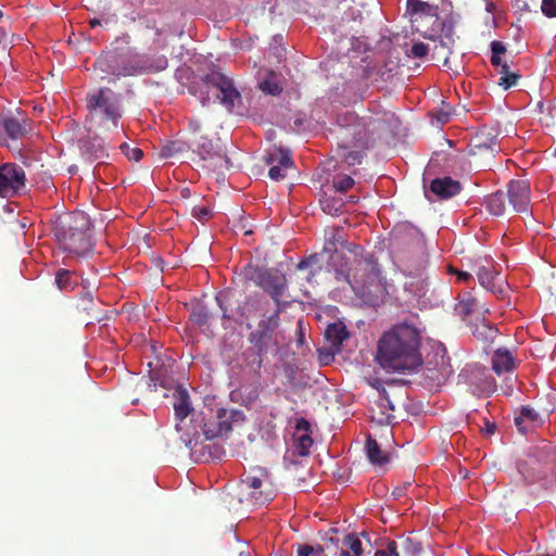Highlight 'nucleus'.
Instances as JSON below:
<instances>
[{"label": "nucleus", "mask_w": 556, "mask_h": 556, "mask_svg": "<svg viewBox=\"0 0 556 556\" xmlns=\"http://www.w3.org/2000/svg\"><path fill=\"white\" fill-rule=\"evenodd\" d=\"M343 149L342 153L340 154V157L344 163H346L350 166L361 164L364 153L362 151H345L344 144L341 147Z\"/></svg>", "instance_id": "47"}, {"label": "nucleus", "mask_w": 556, "mask_h": 556, "mask_svg": "<svg viewBox=\"0 0 556 556\" xmlns=\"http://www.w3.org/2000/svg\"><path fill=\"white\" fill-rule=\"evenodd\" d=\"M376 404L381 409V413L386 415V419L390 421V419L393 417L389 414V412H394L395 405L393 404L392 400L390 399L384 388L379 390V396L378 400L376 401Z\"/></svg>", "instance_id": "39"}, {"label": "nucleus", "mask_w": 556, "mask_h": 556, "mask_svg": "<svg viewBox=\"0 0 556 556\" xmlns=\"http://www.w3.org/2000/svg\"><path fill=\"white\" fill-rule=\"evenodd\" d=\"M244 413L240 409L224 407L217 408L214 414L203 420L202 433H199L202 440L212 441L216 438L227 435L235 426L243 424Z\"/></svg>", "instance_id": "10"}, {"label": "nucleus", "mask_w": 556, "mask_h": 556, "mask_svg": "<svg viewBox=\"0 0 556 556\" xmlns=\"http://www.w3.org/2000/svg\"><path fill=\"white\" fill-rule=\"evenodd\" d=\"M8 49L7 33L0 27V54H5Z\"/></svg>", "instance_id": "61"}, {"label": "nucleus", "mask_w": 556, "mask_h": 556, "mask_svg": "<svg viewBox=\"0 0 556 556\" xmlns=\"http://www.w3.org/2000/svg\"><path fill=\"white\" fill-rule=\"evenodd\" d=\"M90 219L83 211L66 212L53 220V235L60 247L77 256H87L92 250Z\"/></svg>", "instance_id": "3"}, {"label": "nucleus", "mask_w": 556, "mask_h": 556, "mask_svg": "<svg viewBox=\"0 0 556 556\" xmlns=\"http://www.w3.org/2000/svg\"><path fill=\"white\" fill-rule=\"evenodd\" d=\"M191 215L199 222L204 223L212 216V210L206 205H195L192 207Z\"/></svg>", "instance_id": "50"}, {"label": "nucleus", "mask_w": 556, "mask_h": 556, "mask_svg": "<svg viewBox=\"0 0 556 556\" xmlns=\"http://www.w3.org/2000/svg\"><path fill=\"white\" fill-rule=\"evenodd\" d=\"M313 445V439L309 434H301L295 438V451L300 456H307Z\"/></svg>", "instance_id": "43"}, {"label": "nucleus", "mask_w": 556, "mask_h": 556, "mask_svg": "<svg viewBox=\"0 0 556 556\" xmlns=\"http://www.w3.org/2000/svg\"><path fill=\"white\" fill-rule=\"evenodd\" d=\"M491 64L495 67H500L501 70L503 64H507L506 62H503L501 58V55L506 52V46L502 41L494 40L491 42Z\"/></svg>", "instance_id": "41"}, {"label": "nucleus", "mask_w": 556, "mask_h": 556, "mask_svg": "<svg viewBox=\"0 0 556 556\" xmlns=\"http://www.w3.org/2000/svg\"><path fill=\"white\" fill-rule=\"evenodd\" d=\"M260 286L279 304L287 288V279L283 275L267 271L260 277Z\"/></svg>", "instance_id": "17"}, {"label": "nucleus", "mask_w": 556, "mask_h": 556, "mask_svg": "<svg viewBox=\"0 0 556 556\" xmlns=\"http://www.w3.org/2000/svg\"><path fill=\"white\" fill-rule=\"evenodd\" d=\"M419 345V332L415 327L397 325L379 339L375 359L387 371H413L422 363Z\"/></svg>", "instance_id": "2"}, {"label": "nucleus", "mask_w": 556, "mask_h": 556, "mask_svg": "<svg viewBox=\"0 0 556 556\" xmlns=\"http://www.w3.org/2000/svg\"><path fill=\"white\" fill-rule=\"evenodd\" d=\"M188 129L192 135L197 136L202 130L201 123L198 119L192 118L188 122Z\"/></svg>", "instance_id": "58"}, {"label": "nucleus", "mask_w": 556, "mask_h": 556, "mask_svg": "<svg viewBox=\"0 0 556 556\" xmlns=\"http://www.w3.org/2000/svg\"><path fill=\"white\" fill-rule=\"evenodd\" d=\"M478 300L471 296L463 298L458 303V311L464 316H468L478 309Z\"/></svg>", "instance_id": "46"}, {"label": "nucleus", "mask_w": 556, "mask_h": 556, "mask_svg": "<svg viewBox=\"0 0 556 556\" xmlns=\"http://www.w3.org/2000/svg\"><path fill=\"white\" fill-rule=\"evenodd\" d=\"M352 271V290L355 296L367 306L382 303L387 288L377 263L371 258L356 260Z\"/></svg>", "instance_id": "4"}, {"label": "nucleus", "mask_w": 556, "mask_h": 556, "mask_svg": "<svg viewBox=\"0 0 556 556\" xmlns=\"http://www.w3.org/2000/svg\"><path fill=\"white\" fill-rule=\"evenodd\" d=\"M428 45L424 42H416L412 46L409 52H407V55L413 58H424L428 54Z\"/></svg>", "instance_id": "51"}, {"label": "nucleus", "mask_w": 556, "mask_h": 556, "mask_svg": "<svg viewBox=\"0 0 556 556\" xmlns=\"http://www.w3.org/2000/svg\"><path fill=\"white\" fill-rule=\"evenodd\" d=\"M349 337L350 333L343 321L329 324L325 330V338L330 344L332 355L341 352V345Z\"/></svg>", "instance_id": "19"}, {"label": "nucleus", "mask_w": 556, "mask_h": 556, "mask_svg": "<svg viewBox=\"0 0 556 556\" xmlns=\"http://www.w3.org/2000/svg\"><path fill=\"white\" fill-rule=\"evenodd\" d=\"M556 465V446L544 444L530 450L525 458L517 462V470L526 484H533L546 477Z\"/></svg>", "instance_id": "7"}, {"label": "nucleus", "mask_w": 556, "mask_h": 556, "mask_svg": "<svg viewBox=\"0 0 556 556\" xmlns=\"http://www.w3.org/2000/svg\"><path fill=\"white\" fill-rule=\"evenodd\" d=\"M93 290L90 287L83 286V290L80 291V301L81 308L84 311H89L93 304Z\"/></svg>", "instance_id": "49"}, {"label": "nucleus", "mask_w": 556, "mask_h": 556, "mask_svg": "<svg viewBox=\"0 0 556 556\" xmlns=\"http://www.w3.org/2000/svg\"><path fill=\"white\" fill-rule=\"evenodd\" d=\"M269 165L268 176L275 181H279L287 176V172L292 168L293 161L289 151L279 150L277 154H270L265 160Z\"/></svg>", "instance_id": "15"}, {"label": "nucleus", "mask_w": 556, "mask_h": 556, "mask_svg": "<svg viewBox=\"0 0 556 556\" xmlns=\"http://www.w3.org/2000/svg\"><path fill=\"white\" fill-rule=\"evenodd\" d=\"M26 175L22 166L15 163L0 165V197L12 198L25 187Z\"/></svg>", "instance_id": "12"}, {"label": "nucleus", "mask_w": 556, "mask_h": 556, "mask_svg": "<svg viewBox=\"0 0 556 556\" xmlns=\"http://www.w3.org/2000/svg\"><path fill=\"white\" fill-rule=\"evenodd\" d=\"M386 551L389 553V556H399L397 545L394 541L388 542Z\"/></svg>", "instance_id": "62"}, {"label": "nucleus", "mask_w": 556, "mask_h": 556, "mask_svg": "<svg viewBox=\"0 0 556 556\" xmlns=\"http://www.w3.org/2000/svg\"><path fill=\"white\" fill-rule=\"evenodd\" d=\"M403 553L407 556H417L421 553V544L414 538L407 536L402 542Z\"/></svg>", "instance_id": "44"}, {"label": "nucleus", "mask_w": 556, "mask_h": 556, "mask_svg": "<svg viewBox=\"0 0 556 556\" xmlns=\"http://www.w3.org/2000/svg\"><path fill=\"white\" fill-rule=\"evenodd\" d=\"M477 276L479 279L480 285L485 288L486 290H490L491 292L495 293V283L494 280L497 276V274L493 273L491 269H488L485 266L479 267L477 271Z\"/></svg>", "instance_id": "38"}, {"label": "nucleus", "mask_w": 556, "mask_h": 556, "mask_svg": "<svg viewBox=\"0 0 556 556\" xmlns=\"http://www.w3.org/2000/svg\"><path fill=\"white\" fill-rule=\"evenodd\" d=\"M472 149L478 151L490 150L492 153L497 152L501 148L497 135H493L489 128H482L471 140Z\"/></svg>", "instance_id": "23"}, {"label": "nucleus", "mask_w": 556, "mask_h": 556, "mask_svg": "<svg viewBox=\"0 0 556 556\" xmlns=\"http://www.w3.org/2000/svg\"><path fill=\"white\" fill-rule=\"evenodd\" d=\"M430 191L440 200H446L457 195L462 191V185L448 176L435 178L430 182Z\"/></svg>", "instance_id": "18"}, {"label": "nucleus", "mask_w": 556, "mask_h": 556, "mask_svg": "<svg viewBox=\"0 0 556 556\" xmlns=\"http://www.w3.org/2000/svg\"><path fill=\"white\" fill-rule=\"evenodd\" d=\"M242 489L247 493V501L254 506H262L273 501L277 491L270 481L269 472L264 468H254L243 476Z\"/></svg>", "instance_id": "9"}, {"label": "nucleus", "mask_w": 556, "mask_h": 556, "mask_svg": "<svg viewBox=\"0 0 556 556\" xmlns=\"http://www.w3.org/2000/svg\"><path fill=\"white\" fill-rule=\"evenodd\" d=\"M501 77L498 79V86L503 89L507 90L517 85V81L520 78V75L517 73L510 72L508 64H503L500 70Z\"/></svg>", "instance_id": "37"}, {"label": "nucleus", "mask_w": 556, "mask_h": 556, "mask_svg": "<svg viewBox=\"0 0 556 556\" xmlns=\"http://www.w3.org/2000/svg\"><path fill=\"white\" fill-rule=\"evenodd\" d=\"M320 207L326 214L338 216L342 213L343 201L332 197H324L320 200Z\"/></svg>", "instance_id": "36"}, {"label": "nucleus", "mask_w": 556, "mask_h": 556, "mask_svg": "<svg viewBox=\"0 0 556 556\" xmlns=\"http://www.w3.org/2000/svg\"><path fill=\"white\" fill-rule=\"evenodd\" d=\"M523 418L534 420L536 418V413L532 408L523 406L521 407L520 415L515 418L516 425H520Z\"/></svg>", "instance_id": "53"}, {"label": "nucleus", "mask_w": 556, "mask_h": 556, "mask_svg": "<svg viewBox=\"0 0 556 556\" xmlns=\"http://www.w3.org/2000/svg\"><path fill=\"white\" fill-rule=\"evenodd\" d=\"M260 89L267 94L277 96L282 91L281 86L273 78H266L260 83Z\"/></svg>", "instance_id": "48"}, {"label": "nucleus", "mask_w": 556, "mask_h": 556, "mask_svg": "<svg viewBox=\"0 0 556 556\" xmlns=\"http://www.w3.org/2000/svg\"><path fill=\"white\" fill-rule=\"evenodd\" d=\"M343 230L340 227H332L325 231V243L323 253L329 254L330 257L337 252L338 245H343Z\"/></svg>", "instance_id": "27"}, {"label": "nucleus", "mask_w": 556, "mask_h": 556, "mask_svg": "<svg viewBox=\"0 0 556 556\" xmlns=\"http://www.w3.org/2000/svg\"><path fill=\"white\" fill-rule=\"evenodd\" d=\"M412 485L409 481L404 482L402 485H397L392 491V496L394 498H401L406 494L407 489Z\"/></svg>", "instance_id": "56"}, {"label": "nucleus", "mask_w": 556, "mask_h": 556, "mask_svg": "<svg viewBox=\"0 0 556 556\" xmlns=\"http://www.w3.org/2000/svg\"><path fill=\"white\" fill-rule=\"evenodd\" d=\"M541 10L547 17H556V0H542Z\"/></svg>", "instance_id": "52"}, {"label": "nucleus", "mask_w": 556, "mask_h": 556, "mask_svg": "<svg viewBox=\"0 0 556 556\" xmlns=\"http://www.w3.org/2000/svg\"><path fill=\"white\" fill-rule=\"evenodd\" d=\"M454 273L457 275L458 279L462 281H468L469 279H472V276L468 271L454 270Z\"/></svg>", "instance_id": "64"}, {"label": "nucleus", "mask_w": 556, "mask_h": 556, "mask_svg": "<svg viewBox=\"0 0 556 556\" xmlns=\"http://www.w3.org/2000/svg\"><path fill=\"white\" fill-rule=\"evenodd\" d=\"M317 258H318V255L315 254V255H312L303 261H301L299 264H298V268L299 269H304L308 266H311L312 264L316 263L317 262Z\"/></svg>", "instance_id": "60"}, {"label": "nucleus", "mask_w": 556, "mask_h": 556, "mask_svg": "<svg viewBox=\"0 0 556 556\" xmlns=\"http://www.w3.org/2000/svg\"><path fill=\"white\" fill-rule=\"evenodd\" d=\"M280 309L277 308L270 316L263 317L257 327L250 332L249 342L261 352H268L270 346L277 345L276 329L279 325Z\"/></svg>", "instance_id": "11"}, {"label": "nucleus", "mask_w": 556, "mask_h": 556, "mask_svg": "<svg viewBox=\"0 0 556 556\" xmlns=\"http://www.w3.org/2000/svg\"><path fill=\"white\" fill-rule=\"evenodd\" d=\"M454 43V39L452 37H447V40H440L438 45L434 46L433 56H443V64L447 65L450 54L452 53L451 47Z\"/></svg>", "instance_id": "42"}, {"label": "nucleus", "mask_w": 556, "mask_h": 556, "mask_svg": "<svg viewBox=\"0 0 556 556\" xmlns=\"http://www.w3.org/2000/svg\"><path fill=\"white\" fill-rule=\"evenodd\" d=\"M514 381L515 378L506 377L504 380V384L501 387L502 393L506 396H510L514 393Z\"/></svg>", "instance_id": "55"}, {"label": "nucleus", "mask_w": 556, "mask_h": 556, "mask_svg": "<svg viewBox=\"0 0 556 556\" xmlns=\"http://www.w3.org/2000/svg\"><path fill=\"white\" fill-rule=\"evenodd\" d=\"M54 281L58 289L63 292H72L79 285L75 274L68 269H59Z\"/></svg>", "instance_id": "30"}, {"label": "nucleus", "mask_w": 556, "mask_h": 556, "mask_svg": "<svg viewBox=\"0 0 556 556\" xmlns=\"http://www.w3.org/2000/svg\"><path fill=\"white\" fill-rule=\"evenodd\" d=\"M334 278L338 282H346L352 288L353 282V276L351 277L350 273L344 270L343 268H336L334 269Z\"/></svg>", "instance_id": "54"}, {"label": "nucleus", "mask_w": 556, "mask_h": 556, "mask_svg": "<svg viewBox=\"0 0 556 556\" xmlns=\"http://www.w3.org/2000/svg\"><path fill=\"white\" fill-rule=\"evenodd\" d=\"M167 66V60L162 56L155 64L146 56L137 53L130 46V36L122 34L102 52L94 62V68L101 73L100 79L115 83L122 77L137 76L146 72L163 71Z\"/></svg>", "instance_id": "1"}, {"label": "nucleus", "mask_w": 556, "mask_h": 556, "mask_svg": "<svg viewBox=\"0 0 556 556\" xmlns=\"http://www.w3.org/2000/svg\"><path fill=\"white\" fill-rule=\"evenodd\" d=\"M267 352H261L254 346L244 352L247 366L257 376L263 367V355Z\"/></svg>", "instance_id": "34"}, {"label": "nucleus", "mask_w": 556, "mask_h": 556, "mask_svg": "<svg viewBox=\"0 0 556 556\" xmlns=\"http://www.w3.org/2000/svg\"><path fill=\"white\" fill-rule=\"evenodd\" d=\"M509 204L518 213H528L530 207V181L515 179L507 185Z\"/></svg>", "instance_id": "13"}, {"label": "nucleus", "mask_w": 556, "mask_h": 556, "mask_svg": "<svg viewBox=\"0 0 556 556\" xmlns=\"http://www.w3.org/2000/svg\"><path fill=\"white\" fill-rule=\"evenodd\" d=\"M368 136V124L364 119H357L354 124L343 129L344 149H348L350 146H366Z\"/></svg>", "instance_id": "16"}, {"label": "nucleus", "mask_w": 556, "mask_h": 556, "mask_svg": "<svg viewBox=\"0 0 556 556\" xmlns=\"http://www.w3.org/2000/svg\"><path fill=\"white\" fill-rule=\"evenodd\" d=\"M200 99L204 105L212 99L218 100L227 110L231 111L241 103V94L236 88L232 78L217 68L211 70L201 79Z\"/></svg>", "instance_id": "6"}, {"label": "nucleus", "mask_w": 556, "mask_h": 556, "mask_svg": "<svg viewBox=\"0 0 556 556\" xmlns=\"http://www.w3.org/2000/svg\"><path fill=\"white\" fill-rule=\"evenodd\" d=\"M81 150L91 161L101 160L108 156L106 144L99 136L89 137L81 143Z\"/></svg>", "instance_id": "24"}, {"label": "nucleus", "mask_w": 556, "mask_h": 556, "mask_svg": "<svg viewBox=\"0 0 556 556\" xmlns=\"http://www.w3.org/2000/svg\"><path fill=\"white\" fill-rule=\"evenodd\" d=\"M471 331L473 337L484 342H492L498 333L497 328L484 321L473 325Z\"/></svg>", "instance_id": "33"}, {"label": "nucleus", "mask_w": 556, "mask_h": 556, "mask_svg": "<svg viewBox=\"0 0 556 556\" xmlns=\"http://www.w3.org/2000/svg\"><path fill=\"white\" fill-rule=\"evenodd\" d=\"M125 155L129 159V160H134V161H140L143 156V152L141 149L139 148H130L128 149V151L125 152Z\"/></svg>", "instance_id": "57"}, {"label": "nucleus", "mask_w": 556, "mask_h": 556, "mask_svg": "<svg viewBox=\"0 0 556 556\" xmlns=\"http://www.w3.org/2000/svg\"><path fill=\"white\" fill-rule=\"evenodd\" d=\"M298 556H314V549L312 545L301 544L298 546Z\"/></svg>", "instance_id": "59"}, {"label": "nucleus", "mask_w": 556, "mask_h": 556, "mask_svg": "<svg viewBox=\"0 0 556 556\" xmlns=\"http://www.w3.org/2000/svg\"><path fill=\"white\" fill-rule=\"evenodd\" d=\"M1 130L12 140L22 139L27 134V118L24 116L21 118L15 116L0 117Z\"/></svg>", "instance_id": "20"}, {"label": "nucleus", "mask_w": 556, "mask_h": 556, "mask_svg": "<svg viewBox=\"0 0 556 556\" xmlns=\"http://www.w3.org/2000/svg\"><path fill=\"white\" fill-rule=\"evenodd\" d=\"M194 152L199 155L200 167L214 174H224L231 167V161L226 149L217 141L205 136L194 139Z\"/></svg>", "instance_id": "8"}, {"label": "nucleus", "mask_w": 556, "mask_h": 556, "mask_svg": "<svg viewBox=\"0 0 556 556\" xmlns=\"http://www.w3.org/2000/svg\"><path fill=\"white\" fill-rule=\"evenodd\" d=\"M211 317L208 307L202 301L192 304L189 318L194 325L202 327L208 323Z\"/></svg>", "instance_id": "32"}, {"label": "nucleus", "mask_w": 556, "mask_h": 556, "mask_svg": "<svg viewBox=\"0 0 556 556\" xmlns=\"http://www.w3.org/2000/svg\"><path fill=\"white\" fill-rule=\"evenodd\" d=\"M186 150V144L180 141H169L162 146L160 155L163 159L174 157Z\"/></svg>", "instance_id": "40"}, {"label": "nucleus", "mask_w": 556, "mask_h": 556, "mask_svg": "<svg viewBox=\"0 0 556 556\" xmlns=\"http://www.w3.org/2000/svg\"><path fill=\"white\" fill-rule=\"evenodd\" d=\"M406 13L413 24L421 22L424 17H437V7L421 0H407Z\"/></svg>", "instance_id": "22"}, {"label": "nucleus", "mask_w": 556, "mask_h": 556, "mask_svg": "<svg viewBox=\"0 0 556 556\" xmlns=\"http://www.w3.org/2000/svg\"><path fill=\"white\" fill-rule=\"evenodd\" d=\"M91 122L104 131L116 130L122 118L121 97L109 87H101L86 97Z\"/></svg>", "instance_id": "5"}, {"label": "nucleus", "mask_w": 556, "mask_h": 556, "mask_svg": "<svg viewBox=\"0 0 556 556\" xmlns=\"http://www.w3.org/2000/svg\"><path fill=\"white\" fill-rule=\"evenodd\" d=\"M174 410L176 419L184 420L192 410L189 393L182 387H178L174 392Z\"/></svg>", "instance_id": "25"}, {"label": "nucleus", "mask_w": 556, "mask_h": 556, "mask_svg": "<svg viewBox=\"0 0 556 556\" xmlns=\"http://www.w3.org/2000/svg\"><path fill=\"white\" fill-rule=\"evenodd\" d=\"M184 441L193 455H197L198 458L205 462H208L210 459H219L225 454V450L222 445H204L205 440H202L200 434H194L193 438L185 439Z\"/></svg>", "instance_id": "14"}, {"label": "nucleus", "mask_w": 556, "mask_h": 556, "mask_svg": "<svg viewBox=\"0 0 556 556\" xmlns=\"http://www.w3.org/2000/svg\"><path fill=\"white\" fill-rule=\"evenodd\" d=\"M365 451L369 462L372 465L383 466L390 462L389 454L382 451L378 442L370 435L366 439Z\"/></svg>", "instance_id": "26"}, {"label": "nucleus", "mask_w": 556, "mask_h": 556, "mask_svg": "<svg viewBox=\"0 0 556 556\" xmlns=\"http://www.w3.org/2000/svg\"><path fill=\"white\" fill-rule=\"evenodd\" d=\"M429 365L430 363H428L424 369V375L426 378L432 380L435 384H440L446 379L450 374V368L443 359L441 361V364L435 368H431Z\"/></svg>", "instance_id": "35"}, {"label": "nucleus", "mask_w": 556, "mask_h": 556, "mask_svg": "<svg viewBox=\"0 0 556 556\" xmlns=\"http://www.w3.org/2000/svg\"><path fill=\"white\" fill-rule=\"evenodd\" d=\"M491 365L493 371L501 376L505 372H511L516 368V359L507 348H498L492 355Z\"/></svg>", "instance_id": "21"}, {"label": "nucleus", "mask_w": 556, "mask_h": 556, "mask_svg": "<svg viewBox=\"0 0 556 556\" xmlns=\"http://www.w3.org/2000/svg\"><path fill=\"white\" fill-rule=\"evenodd\" d=\"M341 544L349 549H342L340 556H361L363 554V543L356 533L344 535Z\"/></svg>", "instance_id": "31"}, {"label": "nucleus", "mask_w": 556, "mask_h": 556, "mask_svg": "<svg viewBox=\"0 0 556 556\" xmlns=\"http://www.w3.org/2000/svg\"><path fill=\"white\" fill-rule=\"evenodd\" d=\"M333 188L339 192H345L354 186V179L349 175H337L332 180Z\"/></svg>", "instance_id": "45"}, {"label": "nucleus", "mask_w": 556, "mask_h": 556, "mask_svg": "<svg viewBox=\"0 0 556 556\" xmlns=\"http://www.w3.org/2000/svg\"><path fill=\"white\" fill-rule=\"evenodd\" d=\"M506 194L503 191H496L484 199V204L490 214L501 216L506 210Z\"/></svg>", "instance_id": "29"}, {"label": "nucleus", "mask_w": 556, "mask_h": 556, "mask_svg": "<svg viewBox=\"0 0 556 556\" xmlns=\"http://www.w3.org/2000/svg\"><path fill=\"white\" fill-rule=\"evenodd\" d=\"M473 378L477 379V381H472V383L476 384L481 393L490 395L497 390L495 379L492 376L486 375L485 367L478 368Z\"/></svg>", "instance_id": "28"}, {"label": "nucleus", "mask_w": 556, "mask_h": 556, "mask_svg": "<svg viewBox=\"0 0 556 556\" xmlns=\"http://www.w3.org/2000/svg\"><path fill=\"white\" fill-rule=\"evenodd\" d=\"M325 541H326V544H325L326 548H329L328 543L333 545L336 551L339 548L340 540L338 538L329 536Z\"/></svg>", "instance_id": "63"}]
</instances>
